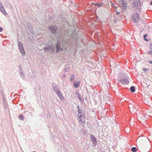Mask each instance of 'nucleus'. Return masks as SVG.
<instances>
[{
    "instance_id": "f257e3e1",
    "label": "nucleus",
    "mask_w": 152,
    "mask_h": 152,
    "mask_svg": "<svg viewBox=\"0 0 152 152\" xmlns=\"http://www.w3.org/2000/svg\"><path fill=\"white\" fill-rule=\"evenodd\" d=\"M149 140L146 137L142 136L139 137L137 140V148L139 150L142 151L147 148L149 144Z\"/></svg>"
},
{
    "instance_id": "f03ea898",
    "label": "nucleus",
    "mask_w": 152,
    "mask_h": 152,
    "mask_svg": "<svg viewBox=\"0 0 152 152\" xmlns=\"http://www.w3.org/2000/svg\"><path fill=\"white\" fill-rule=\"evenodd\" d=\"M139 15L137 13L134 14L132 17V20L135 23H137L139 21Z\"/></svg>"
},
{
    "instance_id": "7ed1b4c3",
    "label": "nucleus",
    "mask_w": 152,
    "mask_h": 152,
    "mask_svg": "<svg viewBox=\"0 0 152 152\" xmlns=\"http://www.w3.org/2000/svg\"><path fill=\"white\" fill-rule=\"evenodd\" d=\"M78 116L79 118L78 120L79 123L81 124L84 123L85 122V119L86 118L84 115L83 114L81 115L78 113Z\"/></svg>"
},
{
    "instance_id": "20e7f679",
    "label": "nucleus",
    "mask_w": 152,
    "mask_h": 152,
    "mask_svg": "<svg viewBox=\"0 0 152 152\" xmlns=\"http://www.w3.org/2000/svg\"><path fill=\"white\" fill-rule=\"evenodd\" d=\"M119 2L120 7H127V3L124 0H120Z\"/></svg>"
},
{
    "instance_id": "39448f33",
    "label": "nucleus",
    "mask_w": 152,
    "mask_h": 152,
    "mask_svg": "<svg viewBox=\"0 0 152 152\" xmlns=\"http://www.w3.org/2000/svg\"><path fill=\"white\" fill-rule=\"evenodd\" d=\"M91 141L92 142V144L94 146L96 145L97 144V140L96 138L93 135H91Z\"/></svg>"
},
{
    "instance_id": "423d86ee",
    "label": "nucleus",
    "mask_w": 152,
    "mask_h": 152,
    "mask_svg": "<svg viewBox=\"0 0 152 152\" xmlns=\"http://www.w3.org/2000/svg\"><path fill=\"white\" fill-rule=\"evenodd\" d=\"M0 10L4 15H7V13L5 12L3 5L1 2H0Z\"/></svg>"
},
{
    "instance_id": "0eeeda50",
    "label": "nucleus",
    "mask_w": 152,
    "mask_h": 152,
    "mask_svg": "<svg viewBox=\"0 0 152 152\" xmlns=\"http://www.w3.org/2000/svg\"><path fill=\"white\" fill-rule=\"evenodd\" d=\"M60 43L59 42H58L57 43V44L56 45V52H58L59 51H62L64 49L63 48H60Z\"/></svg>"
},
{
    "instance_id": "6e6552de",
    "label": "nucleus",
    "mask_w": 152,
    "mask_h": 152,
    "mask_svg": "<svg viewBox=\"0 0 152 152\" xmlns=\"http://www.w3.org/2000/svg\"><path fill=\"white\" fill-rule=\"evenodd\" d=\"M49 29L52 33H54L57 29V27L56 26H52L49 27Z\"/></svg>"
},
{
    "instance_id": "1a4fd4ad",
    "label": "nucleus",
    "mask_w": 152,
    "mask_h": 152,
    "mask_svg": "<svg viewBox=\"0 0 152 152\" xmlns=\"http://www.w3.org/2000/svg\"><path fill=\"white\" fill-rule=\"evenodd\" d=\"M44 49L45 51L47 52L48 51L50 50V53H52L54 52V48H52L51 47L48 46V48L45 47L44 48Z\"/></svg>"
},
{
    "instance_id": "9d476101",
    "label": "nucleus",
    "mask_w": 152,
    "mask_h": 152,
    "mask_svg": "<svg viewBox=\"0 0 152 152\" xmlns=\"http://www.w3.org/2000/svg\"><path fill=\"white\" fill-rule=\"evenodd\" d=\"M56 94L59 98L60 100H62L64 99V98L60 91H57L56 92Z\"/></svg>"
},
{
    "instance_id": "9b49d317",
    "label": "nucleus",
    "mask_w": 152,
    "mask_h": 152,
    "mask_svg": "<svg viewBox=\"0 0 152 152\" xmlns=\"http://www.w3.org/2000/svg\"><path fill=\"white\" fill-rule=\"evenodd\" d=\"M121 82L124 84H127L129 83V80L126 78L121 80Z\"/></svg>"
},
{
    "instance_id": "f8f14e48",
    "label": "nucleus",
    "mask_w": 152,
    "mask_h": 152,
    "mask_svg": "<svg viewBox=\"0 0 152 152\" xmlns=\"http://www.w3.org/2000/svg\"><path fill=\"white\" fill-rule=\"evenodd\" d=\"M80 81H78L76 82H74L73 83V86L75 88L79 87L80 84Z\"/></svg>"
},
{
    "instance_id": "ddd939ff",
    "label": "nucleus",
    "mask_w": 152,
    "mask_h": 152,
    "mask_svg": "<svg viewBox=\"0 0 152 152\" xmlns=\"http://www.w3.org/2000/svg\"><path fill=\"white\" fill-rule=\"evenodd\" d=\"M19 50L20 51L21 53L22 54L23 56L25 55V52L24 50V48L23 46L19 48Z\"/></svg>"
},
{
    "instance_id": "4468645a",
    "label": "nucleus",
    "mask_w": 152,
    "mask_h": 152,
    "mask_svg": "<svg viewBox=\"0 0 152 152\" xmlns=\"http://www.w3.org/2000/svg\"><path fill=\"white\" fill-rule=\"evenodd\" d=\"M150 51L148 53L149 55L152 57V45H151L150 46Z\"/></svg>"
},
{
    "instance_id": "2eb2a0df",
    "label": "nucleus",
    "mask_w": 152,
    "mask_h": 152,
    "mask_svg": "<svg viewBox=\"0 0 152 152\" xmlns=\"http://www.w3.org/2000/svg\"><path fill=\"white\" fill-rule=\"evenodd\" d=\"M132 6L133 7H136L137 8V7L139 5H137V3L134 1V2L132 4Z\"/></svg>"
},
{
    "instance_id": "dca6fc26",
    "label": "nucleus",
    "mask_w": 152,
    "mask_h": 152,
    "mask_svg": "<svg viewBox=\"0 0 152 152\" xmlns=\"http://www.w3.org/2000/svg\"><path fill=\"white\" fill-rule=\"evenodd\" d=\"M131 151L133 152H136L137 151V149L135 147H132L131 148Z\"/></svg>"
},
{
    "instance_id": "f3484780",
    "label": "nucleus",
    "mask_w": 152,
    "mask_h": 152,
    "mask_svg": "<svg viewBox=\"0 0 152 152\" xmlns=\"http://www.w3.org/2000/svg\"><path fill=\"white\" fill-rule=\"evenodd\" d=\"M131 91L132 92H134L135 91V88L134 87L132 86L130 88Z\"/></svg>"
},
{
    "instance_id": "a211bd4d",
    "label": "nucleus",
    "mask_w": 152,
    "mask_h": 152,
    "mask_svg": "<svg viewBox=\"0 0 152 152\" xmlns=\"http://www.w3.org/2000/svg\"><path fill=\"white\" fill-rule=\"evenodd\" d=\"M75 77L73 75H72L71 77H70V80L72 82L73 80L74 79Z\"/></svg>"
},
{
    "instance_id": "6ab92c4d",
    "label": "nucleus",
    "mask_w": 152,
    "mask_h": 152,
    "mask_svg": "<svg viewBox=\"0 0 152 152\" xmlns=\"http://www.w3.org/2000/svg\"><path fill=\"white\" fill-rule=\"evenodd\" d=\"M134 1L137 3V5H139L140 4V0H135Z\"/></svg>"
},
{
    "instance_id": "aec40b11",
    "label": "nucleus",
    "mask_w": 152,
    "mask_h": 152,
    "mask_svg": "<svg viewBox=\"0 0 152 152\" xmlns=\"http://www.w3.org/2000/svg\"><path fill=\"white\" fill-rule=\"evenodd\" d=\"M146 85L148 86H149L150 85V83L151 81L150 80L146 81Z\"/></svg>"
},
{
    "instance_id": "412c9836",
    "label": "nucleus",
    "mask_w": 152,
    "mask_h": 152,
    "mask_svg": "<svg viewBox=\"0 0 152 152\" xmlns=\"http://www.w3.org/2000/svg\"><path fill=\"white\" fill-rule=\"evenodd\" d=\"M18 45L19 48L20 47H22V46H23L22 44L20 42H18Z\"/></svg>"
},
{
    "instance_id": "4be33fe9",
    "label": "nucleus",
    "mask_w": 152,
    "mask_h": 152,
    "mask_svg": "<svg viewBox=\"0 0 152 152\" xmlns=\"http://www.w3.org/2000/svg\"><path fill=\"white\" fill-rule=\"evenodd\" d=\"M147 36H148V35L147 34H145L144 35V40H145L146 41H148L147 39L146 38V37Z\"/></svg>"
},
{
    "instance_id": "5701e85b",
    "label": "nucleus",
    "mask_w": 152,
    "mask_h": 152,
    "mask_svg": "<svg viewBox=\"0 0 152 152\" xmlns=\"http://www.w3.org/2000/svg\"><path fill=\"white\" fill-rule=\"evenodd\" d=\"M93 4H94L96 6H98L99 7L101 6V4H95L94 3H92Z\"/></svg>"
},
{
    "instance_id": "b1692460",
    "label": "nucleus",
    "mask_w": 152,
    "mask_h": 152,
    "mask_svg": "<svg viewBox=\"0 0 152 152\" xmlns=\"http://www.w3.org/2000/svg\"><path fill=\"white\" fill-rule=\"evenodd\" d=\"M144 71H147L148 70L145 68H143L142 69Z\"/></svg>"
},
{
    "instance_id": "393cba45",
    "label": "nucleus",
    "mask_w": 152,
    "mask_h": 152,
    "mask_svg": "<svg viewBox=\"0 0 152 152\" xmlns=\"http://www.w3.org/2000/svg\"><path fill=\"white\" fill-rule=\"evenodd\" d=\"M3 30V28L1 27H0V32H1Z\"/></svg>"
},
{
    "instance_id": "a878e982",
    "label": "nucleus",
    "mask_w": 152,
    "mask_h": 152,
    "mask_svg": "<svg viewBox=\"0 0 152 152\" xmlns=\"http://www.w3.org/2000/svg\"><path fill=\"white\" fill-rule=\"evenodd\" d=\"M145 119V117H144V118H143V117H141V118H140V119L141 120H142V119L143 120H144Z\"/></svg>"
},
{
    "instance_id": "bb28decb",
    "label": "nucleus",
    "mask_w": 152,
    "mask_h": 152,
    "mask_svg": "<svg viewBox=\"0 0 152 152\" xmlns=\"http://www.w3.org/2000/svg\"><path fill=\"white\" fill-rule=\"evenodd\" d=\"M149 62L150 64H152V60L149 61Z\"/></svg>"
},
{
    "instance_id": "cd10ccee",
    "label": "nucleus",
    "mask_w": 152,
    "mask_h": 152,
    "mask_svg": "<svg viewBox=\"0 0 152 152\" xmlns=\"http://www.w3.org/2000/svg\"><path fill=\"white\" fill-rule=\"evenodd\" d=\"M116 14H117L118 15H119V12H118L116 13Z\"/></svg>"
},
{
    "instance_id": "c85d7f7f",
    "label": "nucleus",
    "mask_w": 152,
    "mask_h": 152,
    "mask_svg": "<svg viewBox=\"0 0 152 152\" xmlns=\"http://www.w3.org/2000/svg\"><path fill=\"white\" fill-rule=\"evenodd\" d=\"M21 116H23L22 115H20V118H23Z\"/></svg>"
},
{
    "instance_id": "c756f323",
    "label": "nucleus",
    "mask_w": 152,
    "mask_h": 152,
    "mask_svg": "<svg viewBox=\"0 0 152 152\" xmlns=\"http://www.w3.org/2000/svg\"><path fill=\"white\" fill-rule=\"evenodd\" d=\"M151 5H152V0L151 1Z\"/></svg>"
},
{
    "instance_id": "7c9ffc66",
    "label": "nucleus",
    "mask_w": 152,
    "mask_h": 152,
    "mask_svg": "<svg viewBox=\"0 0 152 152\" xmlns=\"http://www.w3.org/2000/svg\"><path fill=\"white\" fill-rule=\"evenodd\" d=\"M112 4L113 5V4Z\"/></svg>"
},
{
    "instance_id": "2f4dec72",
    "label": "nucleus",
    "mask_w": 152,
    "mask_h": 152,
    "mask_svg": "<svg viewBox=\"0 0 152 152\" xmlns=\"http://www.w3.org/2000/svg\"><path fill=\"white\" fill-rule=\"evenodd\" d=\"M35 152V151H34V152Z\"/></svg>"
}]
</instances>
